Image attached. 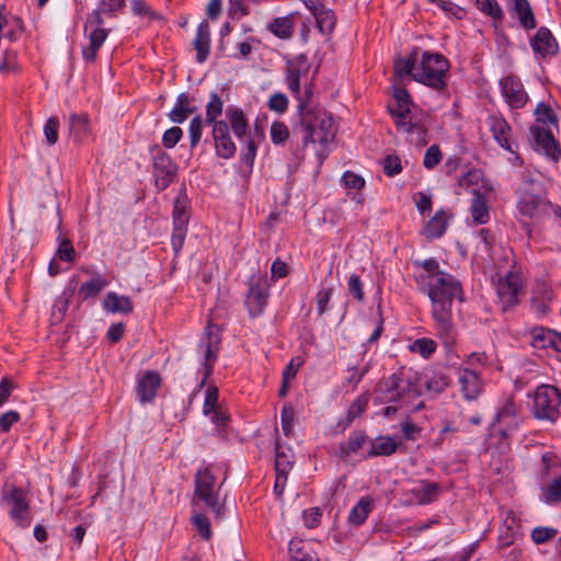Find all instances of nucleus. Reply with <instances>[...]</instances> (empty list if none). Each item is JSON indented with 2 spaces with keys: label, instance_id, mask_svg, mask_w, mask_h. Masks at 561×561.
Masks as SVG:
<instances>
[{
  "label": "nucleus",
  "instance_id": "34",
  "mask_svg": "<svg viewBox=\"0 0 561 561\" xmlns=\"http://www.w3.org/2000/svg\"><path fill=\"white\" fill-rule=\"evenodd\" d=\"M449 216L446 211H437L424 227L423 233L427 239H436L442 237L447 228Z\"/></svg>",
  "mask_w": 561,
  "mask_h": 561
},
{
  "label": "nucleus",
  "instance_id": "48",
  "mask_svg": "<svg viewBox=\"0 0 561 561\" xmlns=\"http://www.w3.org/2000/svg\"><path fill=\"white\" fill-rule=\"evenodd\" d=\"M192 524L195 526V528L198 530L199 535L205 539L209 540L211 538V528H210V522L209 519L201 514L196 513L192 516Z\"/></svg>",
  "mask_w": 561,
  "mask_h": 561
},
{
  "label": "nucleus",
  "instance_id": "62",
  "mask_svg": "<svg viewBox=\"0 0 561 561\" xmlns=\"http://www.w3.org/2000/svg\"><path fill=\"white\" fill-rule=\"evenodd\" d=\"M489 355L485 352H472L465 359V364L471 369L484 367L489 364Z\"/></svg>",
  "mask_w": 561,
  "mask_h": 561
},
{
  "label": "nucleus",
  "instance_id": "32",
  "mask_svg": "<svg viewBox=\"0 0 561 561\" xmlns=\"http://www.w3.org/2000/svg\"><path fill=\"white\" fill-rule=\"evenodd\" d=\"M413 499L410 500L413 504H427L436 499L438 493V485L436 483H430L422 481L411 490Z\"/></svg>",
  "mask_w": 561,
  "mask_h": 561
},
{
  "label": "nucleus",
  "instance_id": "2",
  "mask_svg": "<svg viewBox=\"0 0 561 561\" xmlns=\"http://www.w3.org/2000/svg\"><path fill=\"white\" fill-rule=\"evenodd\" d=\"M448 69V60L442 54L421 53L419 48H414L408 58H400L394 61L398 78H412L436 90L445 88Z\"/></svg>",
  "mask_w": 561,
  "mask_h": 561
},
{
  "label": "nucleus",
  "instance_id": "56",
  "mask_svg": "<svg viewBox=\"0 0 561 561\" xmlns=\"http://www.w3.org/2000/svg\"><path fill=\"white\" fill-rule=\"evenodd\" d=\"M368 437L363 432L352 433L346 443V453L354 454L357 453L367 442Z\"/></svg>",
  "mask_w": 561,
  "mask_h": 561
},
{
  "label": "nucleus",
  "instance_id": "10",
  "mask_svg": "<svg viewBox=\"0 0 561 561\" xmlns=\"http://www.w3.org/2000/svg\"><path fill=\"white\" fill-rule=\"evenodd\" d=\"M495 289L503 310L516 305L523 294V282L519 272L513 267L503 276H500Z\"/></svg>",
  "mask_w": 561,
  "mask_h": 561
},
{
  "label": "nucleus",
  "instance_id": "42",
  "mask_svg": "<svg viewBox=\"0 0 561 561\" xmlns=\"http://www.w3.org/2000/svg\"><path fill=\"white\" fill-rule=\"evenodd\" d=\"M222 100L217 93H211L206 105V122L214 127L216 123H219L217 118L222 114Z\"/></svg>",
  "mask_w": 561,
  "mask_h": 561
},
{
  "label": "nucleus",
  "instance_id": "9",
  "mask_svg": "<svg viewBox=\"0 0 561 561\" xmlns=\"http://www.w3.org/2000/svg\"><path fill=\"white\" fill-rule=\"evenodd\" d=\"M561 393L549 385H541L534 394L533 411L537 419L553 421L559 415Z\"/></svg>",
  "mask_w": 561,
  "mask_h": 561
},
{
  "label": "nucleus",
  "instance_id": "1",
  "mask_svg": "<svg viewBox=\"0 0 561 561\" xmlns=\"http://www.w3.org/2000/svg\"><path fill=\"white\" fill-rule=\"evenodd\" d=\"M419 282L426 287L432 302V316L439 337L446 346H451L457 336L453 322L451 307L455 299L462 300L460 283L450 274L439 270L438 262L426 260Z\"/></svg>",
  "mask_w": 561,
  "mask_h": 561
},
{
  "label": "nucleus",
  "instance_id": "20",
  "mask_svg": "<svg viewBox=\"0 0 561 561\" xmlns=\"http://www.w3.org/2000/svg\"><path fill=\"white\" fill-rule=\"evenodd\" d=\"M193 47L196 50V61L199 64L206 61L210 53V27L207 21H203L197 26Z\"/></svg>",
  "mask_w": 561,
  "mask_h": 561
},
{
  "label": "nucleus",
  "instance_id": "31",
  "mask_svg": "<svg viewBox=\"0 0 561 561\" xmlns=\"http://www.w3.org/2000/svg\"><path fill=\"white\" fill-rule=\"evenodd\" d=\"M103 307L111 313H130L133 311V302L129 297L118 295L114 291L106 294Z\"/></svg>",
  "mask_w": 561,
  "mask_h": 561
},
{
  "label": "nucleus",
  "instance_id": "5",
  "mask_svg": "<svg viewBox=\"0 0 561 561\" xmlns=\"http://www.w3.org/2000/svg\"><path fill=\"white\" fill-rule=\"evenodd\" d=\"M125 5V0H101L99 10L88 15L84 24V33L89 39L88 46L82 49L83 59L93 62L99 49L104 44L108 32L104 28L101 13H116Z\"/></svg>",
  "mask_w": 561,
  "mask_h": 561
},
{
  "label": "nucleus",
  "instance_id": "21",
  "mask_svg": "<svg viewBox=\"0 0 561 561\" xmlns=\"http://www.w3.org/2000/svg\"><path fill=\"white\" fill-rule=\"evenodd\" d=\"M196 111L197 107L193 104L190 94L183 92L178 95L175 104L169 112L168 117L172 123L182 124Z\"/></svg>",
  "mask_w": 561,
  "mask_h": 561
},
{
  "label": "nucleus",
  "instance_id": "43",
  "mask_svg": "<svg viewBox=\"0 0 561 561\" xmlns=\"http://www.w3.org/2000/svg\"><path fill=\"white\" fill-rule=\"evenodd\" d=\"M410 78H408L409 80ZM393 82H392V87H393V96L396 99V103L398 104H402V105H410L412 104V100H411V96L409 94V92L402 87L404 84V81L407 80V78H398L396 76V72L393 73Z\"/></svg>",
  "mask_w": 561,
  "mask_h": 561
},
{
  "label": "nucleus",
  "instance_id": "44",
  "mask_svg": "<svg viewBox=\"0 0 561 561\" xmlns=\"http://www.w3.org/2000/svg\"><path fill=\"white\" fill-rule=\"evenodd\" d=\"M268 30L279 38H288L293 33L291 22L286 18H277L270 24Z\"/></svg>",
  "mask_w": 561,
  "mask_h": 561
},
{
  "label": "nucleus",
  "instance_id": "14",
  "mask_svg": "<svg viewBox=\"0 0 561 561\" xmlns=\"http://www.w3.org/2000/svg\"><path fill=\"white\" fill-rule=\"evenodd\" d=\"M213 138L219 157L230 159L234 156L237 148L230 137L227 121L220 119L219 123L215 124L213 127Z\"/></svg>",
  "mask_w": 561,
  "mask_h": 561
},
{
  "label": "nucleus",
  "instance_id": "28",
  "mask_svg": "<svg viewBox=\"0 0 561 561\" xmlns=\"http://www.w3.org/2000/svg\"><path fill=\"white\" fill-rule=\"evenodd\" d=\"M488 125L496 142L507 151L514 152L508 141L511 127L507 122L500 116H490Z\"/></svg>",
  "mask_w": 561,
  "mask_h": 561
},
{
  "label": "nucleus",
  "instance_id": "59",
  "mask_svg": "<svg viewBox=\"0 0 561 561\" xmlns=\"http://www.w3.org/2000/svg\"><path fill=\"white\" fill-rule=\"evenodd\" d=\"M218 402V389L216 387H208L205 393V400L203 405V412L205 415H209L217 408Z\"/></svg>",
  "mask_w": 561,
  "mask_h": 561
},
{
  "label": "nucleus",
  "instance_id": "25",
  "mask_svg": "<svg viewBox=\"0 0 561 561\" xmlns=\"http://www.w3.org/2000/svg\"><path fill=\"white\" fill-rule=\"evenodd\" d=\"M228 127L230 126L237 138L243 139L249 129L248 118L242 108L238 106H228L226 108Z\"/></svg>",
  "mask_w": 561,
  "mask_h": 561
},
{
  "label": "nucleus",
  "instance_id": "38",
  "mask_svg": "<svg viewBox=\"0 0 561 561\" xmlns=\"http://www.w3.org/2000/svg\"><path fill=\"white\" fill-rule=\"evenodd\" d=\"M69 130L77 141L87 137L90 134L88 116L85 114H72L69 118Z\"/></svg>",
  "mask_w": 561,
  "mask_h": 561
},
{
  "label": "nucleus",
  "instance_id": "8",
  "mask_svg": "<svg viewBox=\"0 0 561 561\" xmlns=\"http://www.w3.org/2000/svg\"><path fill=\"white\" fill-rule=\"evenodd\" d=\"M378 389L382 401L399 403L401 407L408 405L419 396L415 385L402 374L391 375L379 385Z\"/></svg>",
  "mask_w": 561,
  "mask_h": 561
},
{
  "label": "nucleus",
  "instance_id": "49",
  "mask_svg": "<svg viewBox=\"0 0 561 561\" xmlns=\"http://www.w3.org/2000/svg\"><path fill=\"white\" fill-rule=\"evenodd\" d=\"M288 98L280 92L273 93L267 101L268 108L277 114L285 113L288 110Z\"/></svg>",
  "mask_w": 561,
  "mask_h": 561
},
{
  "label": "nucleus",
  "instance_id": "61",
  "mask_svg": "<svg viewBox=\"0 0 561 561\" xmlns=\"http://www.w3.org/2000/svg\"><path fill=\"white\" fill-rule=\"evenodd\" d=\"M188 215L186 213L185 204L180 198H176L173 210V225L186 227Z\"/></svg>",
  "mask_w": 561,
  "mask_h": 561
},
{
  "label": "nucleus",
  "instance_id": "16",
  "mask_svg": "<svg viewBox=\"0 0 561 561\" xmlns=\"http://www.w3.org/2000/svg\"><path fill=\"white\" fill-rule=\"evenodd\" d=\"M220 345V335L217 329L213 327L207 328L206 341L201 343V348L204 351V380L211 374L214 364L217 360V354Z\"/></svg>",
  "mask_w": 561,
  "mask_h": 561
},
{
  "label": "nucleus",
  "instance_id": "57",
  "mask_svg": "<svg viewBox=\"0 0 561 561\" xmlns=\"http://www.w3.org/2000/svg\"><path fill=\"white\" fill-rule=\"evenodd\" d=\"M182 136H183L182 128H180L178 126H173L163 133L162 145L165 148L171 149L181 140Z\"/></svg>",
  "mask_w": 561,
  "mask_h": 561
},
{
  "label": "nucleus",
  "instance_id": "18",
  "mask_svg": "<svg viewBox=\"0 0 561 561\" xmlns=\"http://www.w3.org/2000/svg\"><path fill=\"white\" fill-rule=\"evenodd\" d=\"M459 187L469 190L477 195H485L492 191V185L483 178L479 170H470L458 180Z\"/></svg>",
  "mask_w": 561,
  "mask_h": 561
},
{
  "label": "nucleus",
  "instance_id": "58",
  "mask_svg": "<svg viewBox=\"0 0 561 561\" xmlns=\"http://www.w3.org/2000/svg\"><path fill=\"white\" fill-rule=\"evenodd\" d=\"M442 160V152L437 145H432L427 148L423 164L426 169L432 170L434 169Z\"/></svg>",
  "mask_w": 561,
  "mask_h": 561
},
{
  "label": "nucleus",
  "instance_id": "45",
  "mask_svg": "<svg viewBox=\"0 0 561 561\" xmlns=\"http://www.w3.org/2000/svg\"><path fill=\"white\" fill-rule=\"evenodd\" d=\"M270 135L274 145H283L289 138V129L285 123L275 121L271 125Z\"/></svg>",
  "mask_w": 561,
  "mask_h": 561
},
{
  "label": "nucleus",
  "instance_id": "46",
  "mask_svg": "<svg viewBox=\"0 0 561 561\" xmlns=\"http://www.w3.org/2000/svg\"><path fill=\"white\" fill-rule=\"evenodd\" d=\"M295 409L291 404H284L280 412V423H282V430L283 433L286 436H290L293 434V425L295 421Z\"/></svg>",
  "mask_w": 561,
  "mask_h": 561
},
{
  "label": "nucleus",
  "instance_id": "22",
  "mask_svg": "<svg viewBox=\"0 0 561 561\" xmlns=\"http://www.w3.org/2000/svg\"><path fill=\"white\" fill-rule=\"evenodd\" d=\"M510 13L524 30L529 31L536 27V19L528 0H513Z\"/></svg>",
  "mask_w": 561,
  "mask_h": 561
},
{
  "label": "nucleus",
  "instance_id": "29",
  "mask_svg": "<svg viewBox=\"0 0 561 561\" xmlns=\"http://www.w3.org/2000/svg\"><path fill=\"white\" fill-rule=\"evenodd\" d=\"M531 345L535 348H547L553 346L557 350H561V334H556L550 330L543 328H535L531 331Z\"/></svg>",
  "mask_w": 561,
  "mask_h": 561
},
{
  "label": "nucleus",
  "instance_id": "3",
  "mask_svg": "<svg viewBox=\"0 0 561 561\" xmlns=\"http://www.w3.org/2000/svg\"><path fill=\"white\" fill-rule=\"evenodd\" d=\"M517 208L520 220L529 241L539 242L527 220L534 224L541 221L545 217L553 215L556 219H561V207L552 205L541 195V185L533 179L524 180L518 190Z\"/></svg>",
  "mask_w": 561,
  "mask_h": 561
},
{
  "label": "nucleus",
  "instance_id": "51",
  "mask_svg": "<svg viewBox=\"0 0 561 561\" xmlns=\"http://www.w3.org/2000/svg\"><path fill=\"white\" fill-rule=\"evenodd\" d=\"M59 119L55 116L49 117L44 125V135L49 146L58 140Z\"/></svg>",
  "mask_w": 561,
  "mask_h": 561
},
{
  "label": "nucleus",
  "instance_id": "19",
  "mask_svg": "<svg viewBox=\"0 0 561 561\" xmlns=\"http://www.w3.org/2000/svg\"><path fill=\"white\" fill-rule=\"evenodd\" d=\"M309 67L305 59L297 58L287 66L286 83L289 91L294 95L299 96V87L301 81H306L308 77Z\"/></svg>",
  "mask_w": 561,
  "mask_h": 561
},
{
  "label": "nucleus",
  "instance_id": "52",
  "mask_svg": "<svg viewBox=\"0 0 561 561\" xmlns=\"http://www.w3.org/2000/svg\"><path fill=\"white\" fill-rule=\"evenodd\" d=\"M203 133V119L201 115H196L190 122L188 134L191 140V147L194 148L201 141Z\"/></svg>",
  "mask_w": 561,
  "mask_h": 561
},
{
  "label": "nucleus",
  "instance_id": "33",
  "mask_svg": "<svg viewBox=\"0 0 561 561\" xmlns=\"http://www.w3.org/2000/svg\"><path fill=\"white\" fill-rule=\"evenodd\" d=\"M373 508L374 500L370 496H363L351 510L347 519L352 525L359 526L365 523Z\"/></svg>",
  "mask_w": 561,
  "mask_h": 561
},
{
  "label": "nucleus",
  "instance_id": "23",
  "mask_svg": "<svg viewBox=\"0 0 561 561\" xmlns=\"http://www.w3.org/2000/svg\"><path fill=\"white\" fill-rule=\"evenodd\" d=\"M410 105H402L396 103V107H391L390 112L392 117L396 121L397 127L407 134H412L416 131L419 134H424V128L417 124L412 123L410 115Z\"/></svg>",
  "mask_w": 561,
  "mask_h": 561
},
{
  "label": "nucleus",
  "instance_id": "39",
  "mask_svg": "<svg viewBox=\"0 0 561 561\" xmlns=\"http://www.w3.org/2000/svg\"><path fill=\"white\" fill-rule=\"evenodd\" d=\"M534 114L538 124L547 125V128H558V116L549 104L539 102Z\"/></svg>",
  "mask_w": 561,
  "mask_h": 561
},
{
  "label": "nucleus",
  "instance_id": "54",
  "mask_svg": "<svg viewBox=\"0 0 561 561\" xmlns=\"http://www.w3.org/2000/svg\"><path fill=\"white\" fill-rule=\"evenodd\" d=\"M477 7L481 12L486 13L494 19H502L503 16V11L496 1L477 0Z\"/></svg>",
  "mask_w": 561,
  "mask_h": 561
},
{
  "label": "nucleus",
  "instance_id": "15",
  "mask_svg": "<svg viewBox=\"0 0 561 561\" xmlns=\"http://www.w3.org/2000/svg\"><path fill=\"white\" fill-rule=\"evenodd\" d=\"M501 88L510 107L520 108L526 104L528 96L518 79L512 76L505 77L501 80Z\"/></svg>",
  "mask_w": 561,
  "mask_h": 561
},
{
  "label": "nucleus",
  "instance_id": "60",
  "mask_svg": "<svg viewBox=\"0 0 561 561\" xmlns=\"http://www.w3.org/2000/svg\"><path fill=\"white\" fill-rule=\"evenodd\" d=\"M368 404V398L366 396L358 397L348 408L347 420L351 423L353 420L358 417L366 409Z\"/></svg>",
  "mask_w": 561,
  "mask_h": 561
},
{
  "label": "nucleus",
  "instance_id": "24",
  "mask_svg": "<svg viewBox=\"0 0 561 561\" xmlns=\"http://www.w3.org/2000/svg\"><path fill=\"white\" fill-rule=\"evenodd\" d=\"M451 378L449 371L444 367H434L425 375V387L428 391L440 393L449 387Z\"/></svg>",
  "mask_w": 561,
  "mask_h": 561
},
{
  "label": "nucleus",
  "instance_id": "50",
  "mask_svg": "<svg viewBox=\"0 0 561 561\" xmlns=\"http://www.w3.org/2000/svg\"><path fill=\"white\" fill-rule=\"evenodd\" d=\"M312 95H313L312 84L310 82L309 83L305 82L304 93H301V91L299 90V96L295 95V98L298 101L299 115L302 114V112H305V111H312V110L319 108V107H310L309 106Z\"/></svg>",
  "mask_w": 561,
  "mask_h": 561
},
{
  "label": "nucleus",
  "instance_id": "6",
  "mask_svg": "<svg viewBox=\"0 0 561 561\" xmlns=\"http://www.w3.org/2000/svg\"><path fill=\"white\" fill-rule=\"evenodd\" d=\"M221 483L217 482L210 467L199 468L195 474V489L192 503L203 502L216 516L220 518L225 513L224 501L220 496Z\"/></svg>",
  "mask_w": 561,
  "mask_h": 561
},
{
  "label": "nucleus",
  "instance_id": "53",
  "mask_svg": "<svg viewBox=\"0 0 561 561\" xmlns=\"http://www.w3.org/2000/svg\"><path fill=\"white\" fill-rule=\"evenodd\" d=\"M76 256L75 248L72 247V243L68 239H62L59 243V247L56 251L55 257L65 261V262H72Z\"/></svg>",
  "mask_w": 561,
  "mask_h": 561
},
{
  "label": "nucleus",
  "instance_id": "40",
  "mask_svg": "<svg viewBox=\"0 0 561 561\" xmlns=\"http://www.w3.org/2000/svg\"><path fill=\"white\" fill-rule=\"evenodd\" d=\"M107 285V282L102 276H96L88 282H84L79 288V295L83 299H89L98 296Z\"/></svg>",
  "mask_w": 561,
  "mask_h": 561
},
{
  "label": "nucleus",
  "instance_id": "41",
  "mask_svg": "<svg viewBox=\"0 0 561 561\" xmlns=\"http://www.w3.org/2000/svg\"><path fill=\"white\" fill-rule=\"evenodd\" d=\"M437 344L428 337H420L409 345V351L421 355L423 358H430L436 351Z\"/></svg>",
  "mask_w": 561,
  "mask_h": 561
},
{
  "label": "nucleus",
  "instance_id": "35",
  "mask_svg": "<svg viewBox=\"0 0 561 561\" xmlns=\"http://www.w3.org/2000/svg\"><path fill=\"white\" fill-rule=\"evenodd\" d=\"M317 25L321 33H331L335 26V15L332 10L325 9L322 4H313L310 7Z\"/></svg>",
  "mask_w": 561,
  "mask_h": 561
},
{
  "label": "nucleus",
  "instance_id": "64",
  "mask_svg": "<svg viewBox=\"0 0 561 561\" xmlns=\"http://www.w3.org/2000/svg\"><path fill=\"white\" fill-rule=\"evenodd\" d=\"M546 501L550 503L561 502V478H557L546 490Z\"/></svg>",
  "mask_w": 561,
  "mask_h": 561
},
{
  "label": "nucleus",
  "instance_id": "13",
  "mask_svg": "<svg viewBox=\"0 0 561 561\" xmlns=\"http://www.w3.org/2000/svg\"><path fill=\"white\" fill-rule=\"evenodd\" d=\"M457 381L462 397L472 401L476 400L482 392L483 382L479 373L469 367H459L457 369Z\"/></svg>",
  "mask_w": 561,
  "mask_h": 561
},
{
  "label": "nucleus",
  "instance_id": "30",
  "mask_svg": "<svg viewBox=\"0 0 561 561\" xmlns=\"http://www.w3.org/2000/svg\"><path fill=\"white\" fill-rule=\"evenodd\" d=\"M519 408L512 400H507L497 413V422L504 431L516 428L519 424Z\"/></svg>",
  "mask_w": 561,
  "mask_h": 561
},
{
  "label": "nucleus",
  "instance_id": "4",
  "mask_svg": "<svg viewBox=\"0 0 561 561\" xmlns=\"http://www.w3.org/2000/svg\"><path fill=\"white\" fill-rule=\"evenodd\" d=\"M299 116V127L305 146L310 142L327 149L334 141L336 127L332 115L324 108L305 111Z\"/></svg>",
  "mask_w": 561,
  "mask_h": 561
},
{
  "label": "nucleus",
  "instance_id": "37",
  "mask_svg": "<svg viewBox=\"0 0 561 561\" xmlns=\"http://www.w3.org/2000/svg\"><path fill=\"white\" fill-rule=\"evenodd\" d=\"M472 221L477 225L486 224L490 219V211L484 195L473 197L470 206Z\"/></svg>",
  "mask_w": 561,
  "mask_h": 561
},
{
  "label": "nucleus",
  "instance_id": "7",
  "mask_svg": "<svg viewBox=\"0 0 561 561\" xmlns=\"http://www.w3.org/2000/svg\"><path fill=\"white\" fill-rule=\"evenodd\" d=\"M0 505L16 527L27 528L32 523L30 500L25 490L5 483L1 490Z\"/></svg>",
  "mask_w": 561,
  "mask_h": 561
},
{
  "label": "nucleus",
  "instance_id": "12",
  "mask_svg": "<svg viewBox=\"0 0 561 561\" xmlns=\"http://www.w3.org/2000/svg\"><path fill=\"white\" fill-rule=\"evenodd\" d=\"M153 170L156 185L159 190H165L175 179L178 168L170 156L159 150L153 157Z\"/></svg>",
  "mask_w": 561,
  "mask_h": 561
},
{
  "label": "nucleus",
  "instance_id": "11",
  "mask_svg": "<svg viewBox=\"0 0 561 561\" xmlns=\"http://www.w3.org/2000/svg\"><path fill=\"white\" fill-rule=\"evenodd\" d=\"M533 136V147L552 161H558L561 156L559 144L553 137L550 128H543L539 125L530 128Z\"/></svg>",
  "mask_w": 561,
  "mask_h": 561
},
{
  "label": "nucleus",
  "instance_id": "26",
  "mask_svg": "<svg viewBox=\"0 0 561 561\" xmlns=\"http://www.w3.org/2000/svg\"><path fill=\"white\" fill-rule=\"evenodd\" d=\"M267 293L260 285H251L245 306L251 317H257L263 313L267 304Z\"/></svg>",
  "mask_w": 561,
  "mask_h": 561
},
{
  "label": "nucleus",
  "instance_id": "17",
  "mask_svg": "<svg viewBox=\"0 0 561 561\" xmlns=\"http://www.w3.org/2000/svg\"><path fill=\"white\" fill-rule=\"evenodd\" d=\"M530 46L534 53L542 58L556 55L558 51L557 41L547 27L538 28L530 41Z\"/></svg>",
  "mask_w": 561,
  "mask_h": 561
},
{
  "label": "nucleus",
  "instance_id": "63",
  "mask_svg": "<svg viewBox=\"0 0 561 561\" xmlns=\"http://www.w3.org/2000/svg\"><path fill=\"white\" fill-rule=\"evenodd\" d=\"M402 171L401 160L397 156H387L383 160V172L388 176H394Z\"/></svg>",
  "mask_w": 561,
  "mask_h": 561
},
{
  "label": "nucleus",
  "instance_id": "27",
  "mask_svg": "<svg viewBox=\"0 0 561 561\" xmlns=\"http://www.w3.org/2000/svg\"><path fill=\"white\" fill-rule=\"evenodd\" d=\"M161 383V378L156 371H147L138 381L137 392L142 402L151 401Z\"/></svg>",
  "mask_w": 561,
  "mask_h": 561
},
{
  "label": "nucleus",
  "instance_id": "36",
  "mask_svg": "<svg viewBox=\"0 0 561 561\" xmlns=\"http://www.w3.org/2000/svg\"><path fill=\"white\" fill-rule=\"evenodd\" d=\"M398 444L390 436H380L370 443L367 457L390 456L396 453Z\"/></svg>",
  "mask_w": 561,
  "mask_h": 561
},
{
  "label": "nucleus",
  "instance_id": "55",
  "mask_svg": "<svg viewBox=\"0 0 561 561\" xmlns=\"http://www.w3.org/2000/svg\"><path fill=\"white\" fill-rule=\"evenodd\" d=\"M342 181L346 188L354 190L355 192L362 191L366 183L364 178L352 171L344 172Z\"/></svg>",
  "mask_w": 561,
  "mask_h": 561
},
{
  "label": "nucleus",
  "instance_id": "47",
  "mask_svg": "<svg viewBox=\"0 0 561 561\" xmlns=\"http://www.w3.org/2000/svg\"><path fill=\"white\" fill-rule=\"evenodd\" d=\"M293 465V455L290 453L282 451L279 446L276 445L275 455V470L282 474H287Z\"/></svg>",
  "mask_w": 561,
  "mask_h": 561
}]
</instances>
